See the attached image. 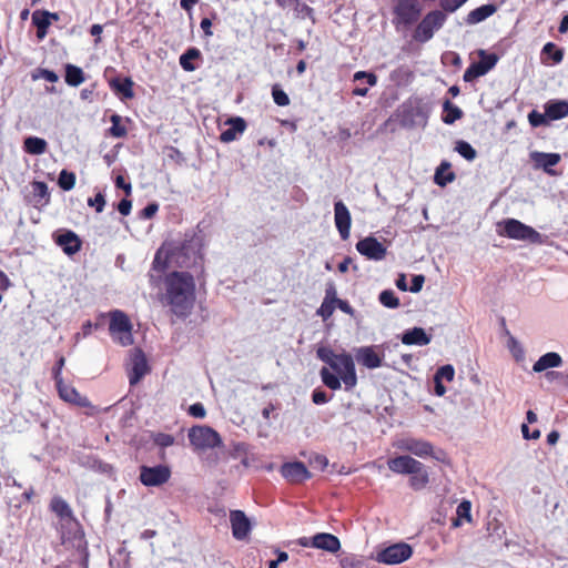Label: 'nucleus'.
Listing matches in <instances>:
<instances>
[{"instance_id":"obj_13","label":"nucleus","mask_w":568,"mask_h":568,"mask_svg":"<svg viewBox=\"0 0 568 568\" xmlns=\"http://www.w3.org/2000/svg\"><path fill=\"white\" fill-rule=\"evenodd\" d=\"M280 473L290 484L294 485L302 484L312 477L311 471L302 462L284 463Z\"/></svg>"},{"instance_id":"obj_56","label":"nucleus","mask_w":568,"mask_h":568,"mask_svg":"<svg viewBox=\"0 0 568 568\" xmlns=\"http://www.w3.org/2000/svg\"><path fill=\"white\" fill-rule=\"evenodd\" d=\"M424 283H425L424 275H422V274L414 275L412 278V284H410L409 291L412 293H418L423 288Z\"/></svg>"},{"instance_id":"obj_15","label":"nucleus","mask_w":568,"mask_h":568,"mask_svg":"<svg viewBox=\"0 0 568 568\" xmlns=\"http://www.w3.org/2000/svg\"><path fill=\"white\" fill-rule=\"evenodd\" d=\"M446 21L445 11L434 10L427 13L416 28L414 36H433Z\"/></svg>"},{"instance_id":"obj_38","label":"nucleus","mask_w":568,"mask_h":568,"mask_svg":"<svg viewBox=\"0 0 568 568\" xmlns=\"http://www.w3.org/2000/svg\"><path fill=\"white\" fill-rule=\"evenodd\" d=\"M110 121L112 123L111 128L109 129V134L112 138H124L128 134L126 126L122 124V116L119 114H112L110 118Z\"/></svg>"},{"instance_id":"obj_32","label":"nucleus","mask_w":568,"mask_h":568,"mask_svg":"<svg viewBox=\"0 0 568 568\" xmlns=\"http://www.w3.org/2000/svg\"><path fill=\"white\" fill-rule=\"evenodd\" d=\"M133 85L134 83L131 78H114L110 81L111 89L122 94L124 99H132L134 97Z\"/></svg>"},{"instance_id":"obj_50","label":"nucleus","mask_w":568,"mask_h":568,"mask_svg":"<svg viewBox=\"0 0 568 568\" xmlns=\"http://www.w3.org/2000/svg\"><path fill=\"white\" fill-rule=\"evenodd\" d=\"M65 364V358L63 355H60L59 358L55 362V365L52 368V378L54 379V383H61L63 381L62 378V369Z\"/></svg>"},{"instance_id":"obj_37","label":"nucleus","mask_w":568,"mask_h":568,"mask_svg":"<svg viewBox=\"0 0 568 568\" xmlns=\"http://www.w3.org/2000/svg\"><path fill=\"white\" fill-rule=\"evenodd\" d=\"M201 57V52L196 48H190L187 49L181 57H180V64L184 71H194L196 67L192 63L193 60H196Z\"/></svg>"},{"instance_id":"obj_1","label":"nucleus","mask_w":568,"mask_h":568,"mask_svg":"<svg viewBox=\"0 0 568 568\" xmlns=\"http://www.w3.org/2000/svg\"><path fill=\"white\" fill-rule=\"evenodd\" d=\"M316 356L338 374L337 376L327 367H322L320 376L326 387L337 390L342 387V381L345 385V390L349 392L357 385L355 364L351 354L345 352L335 354L332 348L321 346L316 351Z\"/></svg>"},{"instance_id":"obj_42","label":"nucleus","mask_w":568,"mask_h":568,"mask_svg":"<svg viewBox=\"0 0 568 568\" xmlns=\"http://www.w3.org/2000/svg\"><path fill=\"white\" fill-rule=\"evenodd\" d=\"M379 302L388 308H397L399 306V300L392 290L383 291L379 294Z\"/></svg>"},{"instance_id":"obj_4","label":"nucleus","mask_w":568,"mask_h":568,"mask_svg":"<svg viewBox=\"0 0 568 568\" xmlns=\"http://www.w3.org/2000/svg\"><path fill=\"white\" fill-rule=\"evenodd\" d=\"M110 318L109 333L114 343L126 347L133 344V325L130 317L121 310H112L108 313Z\"/></svg>"},{"instance_id":"obj_53","label":"nucleus","mask_w":568,"mask_h":568,"mask_svg":"<svg viewBox=\"0 0 568 568\" xmlns=\"http://www.w3.org/2000/svg\"><path fill=\"white\" fill-rule=\"evenodd\" d=\"M366 80L367 84L369 87H374L377 83V77L374 73L365 72V71H357L354 74V81H363Z\"/></svg>"},{"instance_id":"obj_60","label":"nucleus","mask_w":568,"mask_h":568,"mask_svg":"<svg viewBox=\"0 0 568 568\" xmlns=\"http://www.w3.org/2000/svg\"><path fill=\"white\" fill-rule=\"evenodd\" d=\"M335 306H337L342 312L346 314L353 313V308L347 301L335 298Z\"/></svg>"},{"instance_id":"obj_18","label":"nucleus","mask_w":568,"mask_h":568,"mask_svg":"<svg viewBox=\"0 0 568 568\" xmlns=\"http://www.w3.org/2000/svg\"><path fill=\"white\" fill-rule=\"evenodd\" d=\"M227 129L222 131L220 134V141L223 143H230L237 140L246 130L247 123L241 116H233L225 121Z\"/></svg>"},{"instance_id":"obj_9","label":"nucleus","mask_w":568,"mask_h":568,"mask_svg":"<svg viewBox=\"0 0 568 568\" xmlns=\"http://www.w3.org/2000/svg\"><path fill=\"white\" fill-rule=\"evenodd\" d=\"M172 471L168 465L140 467L139 479L146 487H159L166 484L171 478Z\"/></svg>"},{"instance_id":"obj_28","label":"nucleus","mask_w":568,"mask_h":568,"mask_svg":"<svg viewBox=\"0 0 568 568\" xmlns=\"http://www.w3.org/2000/svg\"><path fill=\"white\" fill-rule=\"evenodd\" d=\"M546 115L549 120H560L568 115V101L551 100L545 104Z\"/></svg>"},{"instance_id":"obj_58","label":"nucleus","mask_w":568,"mask_h":568,"mask_svg":"<svg viewBox=\"0 0 568 568\" xmlns=\"http://www.w3.org/2000/svg\"><path fill=\"white\" fill-rule=\"evenodd\" d=\"M115 186L118 189H122L125 194L129 196L132 192V185L129 182H125L124 178L122 175H118L115 179Z\"/></svg>"},{"instance_id":"obj_43","label":"nucleus","mask_w":568,"mask_h":568,"mask_svg":"<svg viewBox=\"0 0 568 568\" xmlns=\"http://www.w3.org/2000/svg\"><path fill=\"white\" fill-rule=\"evenodd\" d=\"M342 568H363L364 560L355 555H345L341 558Z\"/></svg>"},{"instance_id":"obj_64","label":"nucleus","mask_w":568,"mask_h":568,"mask_svg":"<svg viewBox=\"0 0 568 568\" xmlns=\"http://www.w3.org/2000/svg\"><path fill=\"white\" fill-rule=\"evenodd\" d=\"M558 31L560 33H566L568 31V14L562 17L559 28H558Z\"/></svg>"},{"instance_id":"obj_12","label":"nucleus","mask_w":568,"mask_h":568,"mask_svg":"<svg viewBox=\"0 0 568 568\" xmlns=\"http://www.w3.org/2000/svg\"><path fill=\"white\" fill-rule=\"evenodd\" d=\"M396 447L420 458L433 456L434 454V447L429 442L414 437L399 439L396 443Z\"/></svg>"},{"instance_id":"obj_21","label":"nucleus","mask_w":568,"mask_h":568,"mask_svg":"<svg viewBox=\"0 0 568 568\" xmlns=\"http://www.w3.org/2000/svg\"><path fill=\"white\" fill-rule=\"evenodd\" d=\"M356 359L363 366L374 369L382 366V357L375 352L373 346H363L356 351Z\"/></svg>"},{"instance_id":"obj_55","label":"nucleus","mask_w":568,"mask_h":568,"mask_svg":"<svg viewBox=\"0 0 568 568\" xmlns=\"http://www.w3.org/2000/svg\"><path fill=\"white\" fill-rule=\"evenodd\" d=\"M189 414L195 418H204L206 410L202 403H195L189 407Z\"/></svg>"},{"instance_id":"obj_34","label":"nucleus","mask_w":568,"mask_h":568,"mask_svg":"<svg viewBox=\"0 0 568 568\" xmlns=\"http://www.w3.org/2000/svg\"><path fill=\"white\" fill-rule=\"evenodd\" d=\"M23 149L29 154L40 155L47 151L48 143L44 139L38 136H29L24 139Z\"/></svg>"},{"instance_id":"obj_46","label":"nucleus","mask_w":568,"mask_h":568,"mask_svg":"<svg viewBox=\"0 0 568 568\" xmlns=\"http://www.w3.org/2000/svg\"><path fill=\"white\" fill-rule=\"evenodd\" d=\"M455 376V369L450 364L440 366L435 373L434 379H446L447 382H452Z\"/></svg>"},{"instance_id":"obj_45","label":"nucleus","mask_w":568,"mask_h":568,"mask_svg":"<svg viewBox=\"0 0 568 568\" xmlns=\"http://www.w3.org/2000/svg\"><path fill=\"white\" fill-rule=\"evenodd\" d=\"M528 121L530 123V125L532 128H538V126H541V125H547L548 124V116L546 115V112L545 113H540L536 110H532L529 114H528Z\"/></svg>"},{"instance_id":"obj_44","label":"nucleus","mask_w":568,"mask_h":568,"mask_svg":"<svg viewBox=\"0 0 568 568\" xmlns=\"http://www.w3.org/2000/svg\"><path fill=\"white\" fill-rule=\"evenodd\" d=\"M153 443L161 447L166 448L174 444L175 438L171 434L166 433H156L152 436Z\"/></svg>"},{"instance_id":"obj_51","label":"nucleus","mask_w":568,"mask_h":568,"mask_svg":"<svg viewBox=\"0 0 568 568\" xmlns=\"http://www.w3.org/2000/svg\"><path fill=\"white\" fill-rule=\"evenodd\" d=\"M159 211V204L156 202L149 203L143 210L140 211L139 217L143 220H151L155 216Z\"/></svg>"},{"instance_id":"obj_27","label":"nucleus","mask_w":568,"mask_h":568,"mask_svg":"<svg viewBox=\"0 0 568 568\" xmlns=\"http://www.w3.org/2000/svg\"><path fill=\"white\" fill-rule=\"evenodd\" d=\"M497 11V6L494 3L483 4L474 10H471L465 21L467 24H477L490 16H493Z\"/></svg>"},{"instance_id":"obj_57","label":"nucleus","mask_w":568,"mask_h":568,"mask_svg":"<svg viewBox=\"0 0 568 568\" xmlns=\"http://www.w3.org/2000/svg\"><path fill=\"white\" fill-rule=\"evenodd\" d=\"M312 400L316 405L325 404L329 400L327 394L322 389H315L312 394Z\"/></svg>"},{"instance_id":"obj_24","label":"nucleus","mask_w":568,"mask_h":568,"mask_svg":"<svg viewBox=\"0 0 568 568\" xmlns=\"http://www.w3.org/2000/svg\"><path fill=\"white\" fill-rule=\"evenodd\" d=\"M59 17L57 13L40 10L34 11L32 13V23L37 27L36 36H45L52 20L57 21Z\"/></svg>"},{"instance_id":"obj_6","label":"nucleus","mask_w":568,"mask_h":568,"mask_svg":"<svg viewBox=\"0 0 568 568\" xmlns=\"http://www.w3.org/2000/svg\"><path fill=\"white\" fill-rule=\"evenodd\" d=\"M498 234L518 241L540 243L541 235L531 226L524 224L516 219H506L498 223Z\"/></svg>"},{"instance_id":"obj_52","label":"nucleus","mask_w":568,"mask_h":568,"mask_svg":"<svg viewBox=\"0 0 568 568\" xmlns=\"http://www.w3.org/2000/svg\"><path fill=\"white\" fill-rule=\"evenodd\" d=\"M467 0H440V8L445 12H455L460 8Z\"/></svg>"},{"instance_id":"obj_40","label":"nucleus","mask_w":568,"mask_h":568,"mask_svg":"<svg viewBox=\"0 0 568 568\" xmlns=\"http://www.w3.org/2000/svg\"><path fill=\"white\" fill-rule=\"evenodd\" d=\"M455 151L467 161H473L477 156L476 150L466 141L459 140L455 144Z\"/></svg>"},{"instance_id":"obj_25","label":"nucleus","mask_w":568,"mask_h":568,"mask_svg":"<svg viewBox=\"0 0 568 568\" xmlns=\"http://www.w3.org/2000/svg\"><path fill=\"white\" fill-rule=\"evenodd\" d=\"M402 343L405 345L425 346L430 343V336L426 334L424 328L414 327L402 335Z\"/></svg>"},{"instance_id":"obj_39","label":"nucleus","mask_w":568,"mask_h":568,"mask_svg":"<svg viewBox=\"0 0 568 568\" xmlns=\"http://www.w3.org/2000/svg\"><path fill=\"white\" fill-rule=\"evenodd\" d=\"M470 509H471V504L470 501L468 500H463L458 506H457V509H456V515L457 517L453 520V526L454 527H458L460 526V520L462 519H465L467 521H470L471 520V515H470Z\"/></svg>"},{"instance_id":"obj_29","label":"nucleus","mask_w":568,"mask_h":568,"mask_svg":"<svg viewBox=\"0 0 568 568\" xmlns=\"http://www.w3.org/2000/svg\"><path fill=\"white\" fill-rule=\"evenodd\" d=\"M32 199L36 207H42L49 204L50 193L45 182L33 181L32 182Z\"/></svg>"},{"instance_id":"obj_16","label":"nucleus","mask_w":568,"mask_h":568,"mask_svg":"<svg viewBox=\"0 0 568 568\" xmlns=\"http://www.w3.org/2000/svg\"><path fill=\"white\" fill-rule=\"evenodd\" d=\"M334 220L341 237L347 240L349 237L352 217L347 206L342 201H337L334 204Z\"/></svg>"},{"instance_id":"obj_30","label":"nucleus","mask_w":568,"mask_h":568,"mask_svg":"<svg viewBox=\"0 0 568 568\" xmlns=\"http://www.w3.org/2000/svg\"><path fill=\"white\" fill-rule=\"evenodd\" d=\"M561 364V356L558 353L549 352L539 357V359L534 364L532 369L536 373H540L548 368L558 367Z\"/></svg>"},{"instance_id":"obj_49","label":"nucleus","mask_w":568,"mask_h":568,"mask_svg":"<svg viewBox=\"0 0 568 568\" xmlns=\"http://www.w3.org/2000/svg\"><path fill=\"white\" fill-rule=\"evenodd\" d=\"M334 310H335V298L331 300V301L324 300L321 307L317 310V314L323 320H327L333 315Z\"/></svg>"},{"instance_id":"obj_61","label":"nucleus","mask_w":568,"mask_h":568,"mask_svg":"<svg viewBox=\"0 0 568 568\" xmlns=\"http://www.w3.org/2000/svg\"><path fill=\"white\" fill-rule=\"evenodd\" d=\"M211 26H212V22L209 18L202 19L201 28L204 32V36H212Z\"/></svg>"},{"instance_id":"obj_63","label":"nucleus","mask_w":568,"mask_h":568,"mask_svg":"<svg viewBox=\"0 0 568 568\" xmlns=\"http://www.w3.org/2000/svg\"><path fill=\"white\" fill-rule=\"evenodd\" d=\"M559 439V433L557 430H552L547 435V443L549 445H555Z\"/></svg>"},{"instance_id":"obj_22","label":"nucleus","mask_w":568,"mask_h":568,"mask_svg":"<svg viewBox=\"0 0 568 568\" xmlns=\"http://www.w3.org/2000/svg\"><path fill=\"white\" fill-rule=\"evenodd\" d=\"M532 160L537 163L538 166L542 168L544 171L555 176L557 175V172L552 170L551 168L557 165L560 162V154L558 153H542V152H535L531 154Z\"/></svg>"},{"instance_id":"obj_7","label":"nucleus","mask_w":568,"mask_h":568,"mask_svg":"<svg viewBox=\"0 0 568 568\" xmlns=\"http://www.w3.org/2000/svg\"><path fill=\"white\" fill-rule=\"evenodd\" d=\"M194 450H207L222 446L220 434L210 426L196 425L189 429L187 434Z\"/></svg>"},{"instance_id":"obj_47","label":"nucleus","mask_w":568,"mask_h":568,"mask_svg":"<svg viewBox=\"0 0 568 568\" xmlns=\"http://www.w3.org/2000/svg\"><path fill=\"white\" fill-rule=\"evenodd\" d=\"M44 79L49 82H57L59 80V77L58 74L52 71V70H48V69H43V68H39L37 69L33 73H32V79L33 80H38V79Z\"/></svg>"},{"instance_id":"obj_2","label":"nucleus","mask_w":568,"mask_h":568,"mask_svg":"<svg viewBox=\"0 0 568 568\" xmlns=\"http://www.w3.org/2000/svg\"><path fill=\"white\" fill-rule=\"evenodd\" d=\"M164 301L171 312L179 317H186L195 302V282L187 272H171L164 280Z\"/></svg>"},{"instance_id":"obj_41","label":"nucleus","mask_w":568,"mask_h":568,"mask_svg":"<svg viewBox=\"0 0 568 568\" xmlns=\"http://www.w3.org/2000/svg\"><path fill=\"white\" fill-rule=\"evenodd\" d=\"M77 176L73 172L62 170L59 174L58 184L63 191H70L75 185Z\"/></svg>"},{"instance_id":"obj_3","label":"nucleus","mask_w":568,"mask_h":568,"mask_svg":"<svg viewBox=\"0 0 568 568\" xmlns=\"http://www.w3.org/2000/svg\"><path fill=\"white\" fill-rule=\"evenodd\" d=\"M390 471L399 475H410L409 486L414 490L424 489L429 483V474L419 460L409 455H399L387 460Z\"/></svg>"},{"instance_id":"obj_48","label":"nucleus","mask_w":568,"mask_h":568,"mask_svg":"<svg viewBox=\"0 0 568 568\" xmlns=\"http://www.w3.org/2000/svg\"><path fill=\"white\" fill-rule=\"evenodd\" d=\"M272 97H273L274 102L278 106H286L290 104L288 95L282 89H280L277 85L273 87Z\"/></svg>"},{"instance_id":"obj_20","label":"nucleus","mask_w":568,"mask_h":568,"mask_svg":"<svg viewBox=\"0 0 568 568\" xmlns=\"http://www.w3.org/2000/svg\"><path fill=\"white\" fill-rule=\"evenodd\" d=\"M311 544L313 548L326 550L328 552L335 554L341 549L339 539L332 534L328 532H318L311 538Z\"/></svg>"},{"instance_id":"obj_35","label":"nucleus","mask_w":568,"mask_h":568,"mask_svg":"<svg viewBox=\"0 0 568 568\" xmlns=\"http://www.w3.org/2000/svg\"><path fill=\"white\" fill-rule=\"evenodd\" d=\"M64 79L65 82L71 87H78L85 80L82 69L73 64L65 65Z\"/></svg>"},{"instance_id":"obj_5","label":"nucleus","mask_w":568,"mask_h":568,"mask_svg":"<svg viewBox=\"0 0 568 568\" xmlns=\"http://www.w3.org/2000/svg\"><path fill=\"white\" fill-rule=\"evenodd\" d=\"M422 4L418 0H398L394 7V23L397 31L410 29L419 20Z\"/></svg>"},{"instance_id":"obj_62","label":"nucleus","mask_w":568,"mask_h":568,"mask_svg":"<svg viewBox=\"0 0 568 568\" xmlns=\"http://www.w3.org/2000/svg\"><path fill=\"white\" fill-rule=\"evenodd\" d=\"M435 383V394L437 396H443L446 393V387L443 385V382L439 379H434Z\"/></svg>"},{"instance_id":"obj_23","label":"nucleus","mask_w":568,"mask_h":568,"mask_svg":"<svg viewBox=\"0 0 568 568\" xmlns=\"http://www.w3.org/2000/svg\"><path fill=\"white\" fill-rule=\"evenodd\" d=\"M564 59V49L559 48L554 42H548L544 45L540 52V61L546 65L558 64Z\"/></svg>"},{"instance_id":"obj_17","label":"nucleus","mask_w":568,"mask_h":568,"mask_svg":"<svg viewBox=\"0 0 568 568\" xmlns=\"http://www.w3.org/2000/svg\"><path fill=\"white\" fill-rule=\"evenodd\" d=\"M232 535L237 540L245 539L251 532L252 526L250 519L242 510H232L230 513Z\"/></svg>"},{"instance_id":"obj_54","label":"nucleus","mask_w":568,"mask_h":568,"mask_svg":"<svg viewBox=\"0 0 568 568\" xmlns=\"http://www.w3.org/2000/svg\"><path fill=\"white\" fill-rule=\"evenodd\" d=\"M90 206H94L98 213H101L105 206V199L102 193H97L95 196L88 200Z\"/></svg>"},{"instance_id":"obj_31","label":"nucleus","mask_w":568,"mask_h":568,"mask_svg":"<svg viewBox=\"0 0 568 568\" xmlns=\"http://www.w3.org/2000/svg\"><path fill=\"white\" fill-rule=\"evenodd\" d=\"M50 509L60 519L74 520L73 511L69 504L60 496H54L50 501Z\"/></svg>"},{"instance_id":"obj_19","label":"nucleus","mask_w":568,"mask_h":568,"mask_svg":"<svg viewBox=\"0 0 568 568\" xmlns=\"http://www.w3.org/2000/svg\"><path fill=\"white\" fill-rule=\"evenodd\" d=\"M54 241L57 245H59L62 248V251L69 256L74 255L82 247L81 239L73 231L70 230H67L61 234H58L54 237Z\"/></svg>"},{"instance_id":"obj_59","label":"nucleus","mask_w":568,"mask_h":568,"mask_svg":"<svg viewBox=\"0 0 568 568\" xmlns=\"http://www.w3.org/2000/svg\"><path fill=\"white\" fill-rule=\"evenodd\" d=\"M131 209H132V202L128 199L121 200L118 204V211L120 212V214H122L124 216L130 214Z\"/></svg>"},{"instance_id":"obj_10","label":"nucleus","mask_w":568,"mask_h":568,"mask_svg":"<svg viewBox=\"0 0 568 568\" xmlns=\"http://www.w3.org/2000/svg\"><path fill=\"white\" fill-rule=\"evenodd\" d=\"M58 394L62 400L65 403L72 404L78 407L90 408L88 415H93L97 413V408L91 404L87 396L81 395L75 387L72 385L65 384L64 381L55 384Z\"/></svg>"},{"instance_id":"obj_14","label":"nucleus","mask_w":568,"mask_h":568,"mask_svg":"<svg viewBox=\"0 0 568 568\" xmlns=\"http://www.w3.org/2000/svg\"><path fill=\"white\" fill-rule=\"evenodd\" d=\"M356 250L368 260L381 261L386 256V247L373 236H367L356 243Z\"/></svg>"},{"instance_id":"obj_8","label":"nucleus","mask_w":568,"mask_h":568,"mask_svg":"<svg viewBox=\"0 0 568 568\" xmlns=\"http://www.w3.org/2000/svg\"><path fill=\"white\" fill-rule=\"evenodd\" d=\"M479 61L473 62L465 70L463 79L465 82H471L475 79L488 73L498 62L499 57L496 53H488L484 49L476 51Z\"/></svg>"},{"instance_id":"obj_26","label":"nucleus","mask_w":568,"mask_h":568,"mask_svg":"<svg viewBox=\"0 0 568 568\" xmlns=\"http://www.w3.org/2000/svg\"><path fill=\"white\" fill-rule=\"evenodd\" d=\"M149 369L145 356L142 353L136 355L133 359L132 369L129 375L130 384H138L149 373Z\"/></svg>"},{"instance_id":"obj_11","label":"nucleus","mask_w":568,"mask_h":568,"mask_svg":"<svg viewBox=\"0 0 568 568\" xmlns=\"http://www.w3.org/2000/svg\"><path fill=\"white\" fill-rule=\"evenodd\" d=\"M413 555V549L408 544L400 542L392 545L377 554V561L387 565L400 564Z\"/></svg>"},{"instance_id":"obj_36","label":"nucleus","mask_w":568,"mask_h":568,"mask_svg":"<svg viewBox=\"0 0 568 568\" xmlns=\"http://www.w3.org/2000/svg\"><path fill=\"white\" fill-rule=\"evenodd\" d=\"M443 122L446 124H453L455 121L459 120L463 116V111L455 104H453L449 100H446L443 104Z\"/></svg>"},{"instance_id":"obj_33","label":"nucleus","mask_w":568,"mask_h":568,"mask_svg":"<svg viewBox=\"0 0 568 568\" xmlns=\"http://www.w3.org/2000/svg\"><path fill=\"white\" fill-rule=\"evenodd\" d=\"M456 175L450 171V163L447 161H443L435 172V183L439 186H445L446 184L453 182Z\"/></svg>"}]
</instances>
